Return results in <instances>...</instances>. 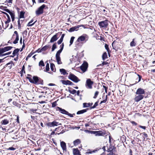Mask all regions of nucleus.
<instances>
[{"mask_svg":"<svg viewBox=\"0 0 155 155\" xmlns=\"http://www.w3.org/2000/svg\"><path fill=\"white\" fill-rule=\"evenodd\" d=\"M107 95L105 97V99L104 100L101 101L100 103V104H101L102 103H106L107 100Z\"/></svg>","mask_w":155,"mask_h":155,"instance_id":"f704fd0d","label":"nucleus"},{"mask_svg":"<svg viewBox=\"0 0 155 155\" xmlns=\"http://www.w3.org/2000/svg\"><path fill=\"white\" fill-rule=\"evenodd\" d=\"M135 39H133L132 41L130 42V45L131 47L135 46L136 45V43L134 41Z\"/></svg>","mask_w":155,"mask_h":155,"instance_id":"7c9ffc66","label":"nucleus"},{"mask_svg":"<svg viewBox=\"0 0 155 155\" xmlns=\"http://www.w3.org/2000/svg\"><path fill=\"white\" fill-rule=\"evenodd\" d=\"M98 25L101 28H106L108 25V21L106 20L104 21L99 22Z\"/></svg>","mask_w":155,"mask_h":155,"instance_id":"20e7f679","label":"nucleus"},{"mask_svg":"<svg viewBox=\"0 0 155 155\" xmlns=\"http://www.w3.org/2000/svg\"><path fill=\"white\" fill-rule=\"evenodd\" d=\"M63 40L60 38V39L57 41L58 44V45H60L62 43Z\"/></svg>","mask_w":155,"mask_h":155,"instance_id":"3c124183","label":"nucleus"},{"mask_svg":"<svg viewBox=\"0 0 155 155\" xmlns=\"http://www.w3.org/2000/svg\"><path fill=\"white\" fill-rule=\"evenodd\" d=\"M56 58L58 64H61L62 63L61 60V58L59 56L56 55Z\"/></svg>","mask_w":155,"mask_h":155,"instance_id":"412c9836","label":"nucleus"},{"mask_svg":"<svg viewBox=\"0 0 155 155\" xmlns=\"http://www.w3.org/2000/svg\"><path fill=\"white\" fill-rule=\"evenodd\" d=\"M57 105V101H55L52 103V107H54Z\"/></svg>","mask_w":155,"mask_h":155,"instance_id":"37998d69","label":"nucleus"},{"mask_svg":"<svg viewBox=\"0 0 155 155\" xmlns=\"http://www.w3.org/2000/svg\"><path fill=\"white\" fill-rule=\"evenodd\" d=\"M68 78L71 80L76 83H77L80 81V80L78 79V78H77L74 75L72 74L71 73H70V74L69 76L68 77Z\"/></svg>","mask_w":155,"mask_h":155,"instance_id":"0eeeda50","label":"nucleus"},{"mask_svg":"<svg viewBox=\"0 0 155 155\" xmlns=\"http://www.w3.org/2000/svg\"><path fill=\"white\" fill-rule=\"evenodd\" d=\"M86 38L87 36L86 35H83L79 37L75 42L76 47L77 48L81 47L82 45V43H81V42L84 41L85 42L87 40Z\"/></svg>","mask_w":155,"mask_h":155,"instance_id":"f03ea898","label":"nucleus"},{"mask_svg":"<svg viewBox=\"0 0 155 155\" xmlns=\"http://www.w3.org/2000/svg\"><path fill=\"white\" fill-rule=\"evenodd\" d=\"M99 94V91H96L94 93V96L93 97V98L94 99L96 98H97V97L98 95Z\"/></svg>","mask_w":155,"mask_h":155,"instance_id":"c9c22d12","label":"nucleus"},{"mask_svg":"<svg viewBox=\"0 0 155 155\" xmlns=\"http://www.w3.org/2000/svg\"><path fill=\"white\" fill-rule=\"evenodd\" d=\"M105 48L107 49V50L108 51V46L107 44H105Z\"/></svg>","mask_w":155,"mask_h":155,"instance_id":"e2e57ef3","label":"nucleus"},{"mask_svg":"<svg viewBox=\"0 0 155 155\" xmlns=\"http://www.w3.org/2000/svg\"><path fill=\"white\" fill-rule=\"evenodd\" d=\"M50 48V46L49 45H46L45 46L41 48V50L43 51H45L48 48Z\"/></svg>","mask_w":155,"mask_h":155,"instance_id":"cd10ccee","label":"nucleus"},{"mask_svg":"<svg viewBox=\"0 0 155 155\" xmlns=\"http://www.w3.org/2000/svg\"><path fill=\"white\" fill-rule=\"evenodd\" d=\"M93 83V82L91 81V79H87L86 82V87L87 88L91 89L92 88V85Z\"/></svg>","mask_w":155,"mask_h":155,"instance_id":"39448f33","label":"nucleus"},{"mask_svg":"<svg viewBox=\"0 0 155 155\" xmlns=\"http://www.w3.org/2000/svg\"><path fill=\"white\" fill-rule=\"evenodd\" d=\"M87 110H88V109H84V110H82L79 111L78 112H77V114H83V113L86 112Z\"/></svg>","mask_w":155,"mask_h":155,"instance_id":"c85d7f7f","label":"nucleus"},{"mask_svg":"<svg viewBox=\"0 0 155 155\" xmlns=\"http://www.w3.org/2000/svg\"><path fill=\"white\" fill-rule=\"evenodd\" d=\"M102 58L103 60H104L107 58V53L104 52L103 53L102 55Z\"/></svg>","mask_w":155,"mask_h":155,"instance_id":"2f4dec72","label":"nucleus"},{"mask_svg":"<svg viewBox=\"0 0 155 155\" xmlns=\"http://www.w3.org/2000/svg\"><path fill=\"white\" fill-rule=\"evenodd\" d=\"M45 71H46L47 72H48L49 73L52 74H53V73L51 72H48V71H49L50 68L49 67V64L48 63H47L46 65V67H45Z\"/></svg>","mask_w":155,"mask_h":155,"instance_id":"aec40b11","label":"nucleus"},{"mask_svg":"<svg viewBox=\"0 0 155 155\" xmlns=\"http://www.w3.org/2000/svg\"><path fill=\"white\" fill-rule=\"evenodd\" d=\"M68 91H69L71 93L73 94H74L76 92V91L75 90H73L72 91L68 90Z\"/></svg>","mask_w":155,"mask_h":155,"instance_id":"79ce46f5","label":"nucleus"},{"mask_svg":"<svg viewBox=\"0 0 155 155\" xmlns=\"http://www.w3.org/2000/svg\"><path fill=\"white\" fill-rule=\"evenodd\" d=\"M19 51V49L18 48L15 49L13 51L12 54L14 55H15L16 54L18 53Z\"/></svg>","mask_w":155,"mask_h":155,"instance_id":"473e14b6","label":"nucleus"},{"mask_svg":"<svg viewBox=\"0 0 155 155\" xmlns=\"http://www.w3.org/2000/svg\"><path fill=\"white\" fill-rule=\"evenodd\" d=\"M106 134V132L104 131H97L96 136H104Z\"/></svg>","mask_w":155,"mask_h":155,"instance_id":"2eb2a0df","label":"nucleus"},{"mask_svg":"<svg viewBox=\"0 0 155 155\" xmlns=\"http://www.w3.org/2000/svg\"><path fill=\"white\" fill-rule=\"evenodd\" d=\"M81 26L83 27L84 25H78V26L73 27L71 28L70 29L68 30V31H69L70 32H71L74 31H77L78 30V28H79Z\"/></svg>","mask_w":155,"mask_h":155,"instance_id":"dca6fc26","label":"nucleus"},{"mask_svg":"<svg viewBox=\"0 0 155 155\" xmlns=\"http://www.w3.org/2000/svg\"><path fill=\"white\" fill-rule=\"evenodd\" d=\"M129 155H132V151L131 149L129 150Z\"/></svg>","mask_w":155,"mask_h":155,"instance_id":"0e129e2a","label":"nucleus"},{"mask_svg":"<svg viewBox=\"0 0 155 155\" xmlns=\"http://www.w3.org/2000/svg\"><path fill=\"white\" fill-rule=\"evenodd\" d=\"M62 50V49H60L57 52L56 55V56H60V54L61 53Z\"/></svg>","mask_w":155,"mask_h":155,"instance_id":"ea45409f","label":"nucleus"},{"mask_svg":"<svg viewBox=\"0 0 155 155\" xmlns=\"http://www.w3.org/2000/svg\"><path fill=\"white\" fill-rule=\"evenodd\" d=\"M61 146L64 151H66V144L64 142H61Z\"/></svg>","mask_w":155,"mask_h":155,"instance_id":"a211bd4d","label":"nucleus"},{"mask_svg":"<svg viewBox=\"0 0 155 155\" xmlns=\"http://www.w3.org/2000/svg\"><path fill=\"white\" fill-rule=\"evenodd\" d=\"M73 84V83L71 81H68V85H72Z\"/></svg>","mask_w":155,"mask_h":155,"instance_id":"69168bd1","label":"nucleus"},{"mask_svg":"<svg viewBox=\"0 0 155 155\" xmlns=\"http://www.w3.org/2000/svg\"><path fill=\"white\" fill-rule=\"evenodd\" d=\"M73 143L74 146H77L81 143V141L79 139H78L74 141Z\"/></svg>","mask_w":155,"mask_h":155,"instance_id":"b1692460","label":"nucleus"},{"mask_svg":"<svg viewBox=\"0 0 155 155\" xmlns=\"http://www.w3.org/2000/svg\"><path fill=\"white\" fill-rule=\"evenodd\" d=\"M37 110L36 109H31L30 110V111H31L34 113H35Z\"/></svg>","mask_w":155,"mask_h":155,"instance_id":"864d4df0","label":"nucleus"},{"mask_svg":"<svg viewBox=\"0 0 155 155\" xmlns=\"http://www.w3.org/2000/svg\"><path fill=\"white\" fill-rule=\"evenodd\" d=\"M33 21V20L32 19L31 21L28 22L27 25V26H31L34 25L35 23L36 22V21L35 22H34L32 24H31V23H32Z\"/></svg>","mask_w":155,"mask_h":155,"instance_id":"bb28decb","label":"nucleus"},{"mask_svg":"<svg viewBox=\"0 0 155 155\" xmlns=\"http://www.w3.org/2000/svg\"><path fill=\"white\" fill-rule=\"evenodd\" d=\"M35 53L34 52L32 53L31 52L28 56V57H29V58L31 57L33 54Z\"/></svg>","mask_w":155,"mask_h":155,"instance_id":"4d7b16f0","label":"nucleus"},{"mask_svg":"<svg viewBox=\"0 0 155 155\" xmlns=\"http://www.w3.org/2000/svg\"><path fill=\"white\" fill-rule=\"evenodd\" d=\"M25 12L24 11H21L20 12L19 19L21 18H24V15Z\"/></svg>","mask_w":155,"mask_h":155,"instance_id":"5701e85b","label":"nucleus"},{"mask_svg":"<svg viewBox=\"0 0 155 155\" xmlns=\"http://www.w3.org/2000/svg\"><path fill=\"white\" fill-rule=\"evenodd\" d=\"M60 71L61 72V74L63 75H65L67 74V72L64 69H60Z\"/></svg>","mask_w":155,"mask_h":155,"instance_id":"a878e982","label":"nucleus"},{"mask_svg":"<svg viewBox=\"0 0 155 155\" xmlns=\"http://www.w3.org/2000/svg\"><path fill=\"white\" fill-rule=\"evenodd\" d=\"M73 153L74 155H81L80 151L78 148L73 149Z\"/></svg>","mask_w":155,"mask_h":155,"instance_id":"f3484780","label":"nucleus"},{"mask_svg":"<svg viewBox=\"0 0 155 155\" xmlns=\"http://www.w3.org/2000/svg\"><path fill=\"white\" fill-rule=\"evenodd\" d=\"M138 77H139L138 81L137 82L136 81V83L133 84V85H134V84H135L136 83H138V82H139V81H140L141 79V76H140V75H139V74H138Z\"/></svg>","mask_w":155,"mask_h":155,"instance_id":"8fccbe9b","label":"nucleus"},{"mask_svg":"<svg viewBox=\"0 0 155 155\" xmlns=\"http://www.w3.org/2000/svg\"><path fill=\"white\" fill-rule=\"evenodd\" d=\"M15 34L16 36V38L15 40L13 42V43L14 44H16L18 43V41L19 40V35L18 32L16 31H15L14 32V34L13 35V37L15 36Z\"/></svg>","mask_w":155,"mask_h":155,"instance_id":"4468645a","label":"nucleus"},{"mask_svg":"<svg viewBox=\"0 0 155 155\" xmlns=\"http://www.w3.org/2000/svg\"><path fill=\"white\" fill-rule=\"evenodd\" d=\"M114 149V147H112L108 149V152H110V153H113V151Z\"/></svg>","mask_w":155,"mask_h":155,"instance_id":"a18cd8bd","label":"nucleus"},{"mask_svg":"<svg viewBox=\"0 0 155 155\" xmlns=\"http://www.w3.org/2000/svg\"><path fill=\"white\" fill-rule=\"evenodd\" d=\"M144 96L143 95H138L135 96L134 100L135 101L138 102L143 99Z\"/></svg>","mask_w":155,"mask_h":155,"instance_id":"ddd939ff","label":"nucleus"},{"mask_svg":"<svg viewBox=\"0 0 155 155\" xmlns=\"http://www.w3.org/2000/svg\"><path fill=\"white\" fill-rule=\"evenodd\" d=\"M60 124H61L55 121H54L52 122H48L46 124V125L49 127L57 126Z\"/></svg>","mask_w":155,"mask_h":155,"instance_id":"6e6552de","label":"nucleus"},{"mask_svg":"<svg viewBox=\"0 0 155 155\" xmlns=\"http://www.w3.org/2000/svg\"><path fill=\"white\" fill-rule=\"evenodd\" d=\"M75 38V37H72L71 38L70 41V46L71 45L72 43H73V42L74 41V39Z\"/></svg>","mask_w":155,"mask_h":155,"instance_id":"e433bc0d","label":"nucleus"},{"mask_svg":"<svg viewBox=\"0 0 155 155\" xmlns=\"http://www.w3.org/2000/svg\"><path fill=\"white\" fill-rule=\"evenodd\" d=\"M64 46V43H62V44L60 46V47H61L60 49H62V50H63V49Z\"/></svg>","mask_w":155,"mask_h":155,"instance_id":"052dcab7","label":"nucleus"},{"mask_svg":"<svg viewBox=\"0 0 155 155\" xmlns=\"http://www.w3.org/2000/svg\"><path fill=\"white\" fill-rule=\"evenodd\" d=\"M9 14L10 15L11 18L15 17V15L14 12H11Z\"/></svg>","mask_w":155,"mask_h":155,"instance_id":"09e8293b","label":"nucleus"},{"mask_svg":"<svg viewBox=\"0 0 155 155\" xmlns=\"http://www.w3.org/2000/svg\"><path fill=\"white\" fill-rule=\"evenodd\" d=\"M98 103V101H97L95 103L93 106L91 107V108H94L96 107Z\"/></svg>","mask_w":155,"mask_h":155,"instance_id":"a19ab883","label":"nucleus"},{"mask_svg":"<svg viewBox=\"0 0 155 155\" xmlns=\"http://www.w3.org/2000/svg\"><path fill=\"white\" fill-rule=\"evenodd\" d=\"M39 66H45L44 62L43 61H41L40 62H39Z\"/></svg>","mask_w":155,"mask_h":155,"instance_id":"de8ad7c7","label":"nucleus"},{"mask_svg":"<svg viewBox=\"0 0 155 155\" xmlns=\"http://www.w3.org/2000/svg\"><path fill=\"white\" fill-rule=\"evenodd\" d=\"M61 82L64 85H68V80L64 81L61 80Z\"/></svg>","mask_w":155,"mask_h":155,"instance_id":"58836bf2","label":"nucleus"},{"mask_svg":"<svg viewBox=\"0 0 155 155\" xmlns=\"http://www.w3.org/2000/svg\"><path fill=\"white\" fill-rule=\"evenodd\" d=\"M88 67V64L86 61H84L80 67L81 69L83 72L86 71Z\"/></svg>","mask_w":155,"mask_h":155,"instance_id":"1a4fd4ad","label":"nucleus"},{"mask_svg":"<svg viewBox=\"0 0 155 155\" xmlns=\"http://www.w3.org/2000/svg\"><path fill=\"white\" fill-rule=\"evenodd\" d=\"M42 52V51L41 50V48H39L36 51H35L34 53H35L36 52L38 53L41 52Z\"/></svg>","mask_w":155,"mask_h":155,"instance_id":"603ef678","label":"nucleus"},{"mask_svg":"<svg viewBox=\"0 0 155 155\" xmlns=\"http://www.w3.org/2000/svg\"><path fill=\"white\" fill-rule=\"evenodd\" d=\"M11 51H10V52H9L8 53H6L5 54H0V56L1 57V56H4L9 55V54H11Z\"/></svg>","mask_w":155,"mask_h":155,"instance_id":"c03bdc74","label":"nucleus"},{"mask_svg":"<svg viewBox=\"0 0 155 155\" xmlns=\"http://www.w3.org/2000/svg\"><path fill=\"white\" fill-rule=\"evenodd\" d=\"M45 0H38V2L39 3H42L44 2Z\"/></svg>","mask_w":155,"mask_h":155,"instance_id":"bf43d9fd","label":"nucleus"},{"mask_svg":"<svg viewBox=\"0 0 155 155\" xmlns=\"http://www.w3.org/2000/svg\"><path fill=\"white\" fill-rule=\"evenodd\" d=\"M50 68L51 70L52 71L54 72H55L56 69L55 68L54 64L51 63L50 64Z\"/></svg>","mask_w":155,"mask_h":155,"instance_id":"4be33fe9","label":"nucleus"},{"mask_svg":"<svg viewBox=\"0 0 155 155\" xmlns=\"http://www.w3.org/2000/svg\"><path fill=\"white\" fill-rule=\"evenodd\" d=\"M13 47L11 46H7L3 48H0V54L10 50Z\"/></svg>","mask_w":155,"mask_h":155,"instance_id":"9d476101","label":"nucleus"},{"mask_svg":"<svg viewBox=\"0 0 155 155\" xmlns=\"http://www.w3.org/2000/svg\"><path fill=\"white\" fill-rule=\"evenodd\" d=\"M46 5L43 4L40 6L36 11L35 13L37 15H39L42 14L43 13L44 9Z\"/></svg>","mask_w":155,"mask_h":155,"instance_id":"7ed1b4c3","label":"nucleus"},{"mask_svg":"<svg viewBox=\"0 0 155 155\" xmlns=\"http://www.w3.org/2000/svg\"><path fill=\"white\" fill-rule=\"evenodd\" d=\"M4 10L9 14L11 12L8 9H5Z\"/></svg>","mask_w":155,"mask_h":155,"instance_id":"680f3d73","label":"nucleus"},{"mask_svg":"<svg viewBox=\"0 0 155 155\" xmlns=\"http://www.w3.org/2000/svg\"><path fill=\"white\" fill-rule=\"evenodd\" d=\"M18 28L19 29H21V24L20 23V20L19 19H18Z\"/></svg>","mask_w":155,"mask_h":155,"instance_id":"49530a36","label":"nucleus"},{"mask_svg":"<svg viewBox=\"0 0 155 155\" xmlns=\"http://www.w3.org/2000/svg\"><path fill=\"white\" fill-rule=\"evenodd\" d=\"M38 102L40 104H44L45 103H46V102L45 101H39Z\"/></svg>","mask_w":155,"mask_h":155,"instance_id":"338daca9","label":"nucleus"},{"mask_svg":"<svg viewBox=\"0 0 155 155\" xmlns=\"http://www.w3.org/2000/svg\"><path fill=\"white\" fill-rule=\"evenodd\" d=\"M74 115H75V114H71L68 113V116H69L71 117H73Z\"/></svg>","mask_w":155,"mask_h":155,"instance_id":"13d9d810","label":"nucleus"},{"mask_svg":"<svg viewBox=\"0 0 155 155\" xmlns=\"http://www.w3.org/2000/svg\"><path fill=\"white\" fill-rule=\"evenodd\" d=\"M8 150H15V149L12 147H9L7 149Z\"/></svg>","mask_w":155,"mask_h":155,"instance_id":"5fc2aeb1","label":"nucleus"},{"mask_svg":"<svg viewBox=\"0 0 155 155\" xmlns=\"http://www.w3.org/2000/svg\"><path fill=\"white\" fill-rule=\"evenodd\" d=\"M14 66V64L13 62L12 61L8 63L6 65V66L8 67L9 69H11L12 67Z\"/></svg>","mask_w":155,"mask_h":155,"instance_id":"6ab92c4d","label":"nucleus"},{"mask_svg":"<svg viewBox=\"0 0 155 155\" xmlns=\"http://www.w3.org/2000/svg\"><path fill=\"white\" fill-rule=\"evenodd\" d=\"M139 127L140 128H142L143 129H145L146 128V127L145 126H140Z\"/></svg>","mask_w":155,"mask_h":155,"instance_id":"774afa93","label":"nucleus"},{"mask_svg":"<svg viewBox=\"0 0 155 155\" xmlns=\"http://www.w3.org/2000/svg\"><path fill=\"white\" fill-rule=\"evenodd\" d=\"M145 93L144 90L141 88H139L137 90L136 94L137 95H143Z\"/></svg>","mask_w":155,"mask_h":155,"instance_id":"f8f14e48","label":"nucleus"},{"mask_svg":"<svg viewBox=\"0 0 155 155\" xmlns=\"http://www.w3.org/2000/svg\"><path fill=\"white\" fill-rule=\"evenodd\" d=\"M28 77H27V78L28 80L31 83L34 84H43V80L38 77L34 76L33 77V78H32L31 77H30L31 76V75L28 74Z\"/></svg>","mask_w":155,"mask_h":155,"instance_id":"f257e3e1","label":"nucleus"},{"mask_svg":"<svg viewBox=\"0 0 155 155\" xmlns=\"http://www.w3.org/2000/svg\"><path fill=\"white\" fill-rule=\"evenodd\" d=\"M13 105L16 106L17 107H20V105L17 103L15 101H14L13 102Z\"/></svg>","mask_w":155,"mask_h":155,"instance_id":"72a5a7b5","label":"nucleus"},{"mask_svg":"<svg viewBox=\"0 0 155 155\" xmlns=\"http://www.w3.org/2000/svg\"><path fill=\"white\" fill-rule=\"evenodd\" d=\"M56 108L57 111H59L61 113L66 115H68V112L65 110L58 107H56Z\"/></svg>","mask_w":155,"mask_h":155,"instance_id":"9b49d317","label":"nucleus"},{"mask_svg":"<svg viewBox=\"0 0 155 155\" xmlns=\"http://www.w3.org/2000/svg\"><path fill=\"white\" fill-rule=\"evenodd\" d=\"M93 104L92 103H84L83 104V107H88L91 106Z\"/></svg>","mask_w":155,"mask_h":155,"instance_id":"393cba45","label":"nucleus"},{"mask_svg":"<svg viewBox=\"0 0 155 155\" xmlns=\"http://www.w3.org/2000/svg\"><path fill=\"white\" fill-rule=\"evenodd\" d=\"M56 48V43H55L52 45V51H54L55 49Z\"/></svg>","mask_w":155,"mask_h":155,"instance_id":"4c0bfd02","label":"nucleus"},{"mask_svg":"<svg viewBox=\"0 0 155 155\" xmlns=\"http://www.w3.org/2000/svg\"><path fill=\"white\" fill-rule=\"evenodd\" d=\"M8 123L9 121L7 119H4L1 122L2 124L4 125H6L8 124Z\"/></svg>","mask_w":155,"mask_h":155,"instance_id":"c756f323","label":"nucleus"},{"mask_svg":"<svg viewBox=\"0 0 155 155\" xmlns=\"http://www.w3.org/2000/svg\"><path fill=\"white\" fill-rule=\"evenodd\" d=\"M96 131H91L90 133L91 134H95V136H96Z\"/></svg>","mask_w":155,"mask_h":155,"instance_id":"6e6d98bb","label":"nucleus"},{"mask_svg":"<svg viewBox=\"0 0 155 155\" xmlns=\"http://www.w3.org/2000/svg\"><path fill=\"white\" fill-rule=\"evenodd\" d=\"M61 34V32H59L54 35L51 38L50 42L53 43L56 41Z\"/></svg>","mask_w":155,"mask_h":155,"instance_id":"423d86ee","label":"nucleus"}]
</instances>
